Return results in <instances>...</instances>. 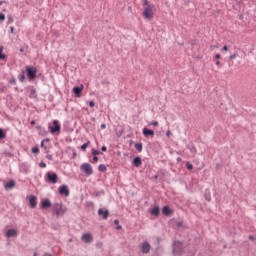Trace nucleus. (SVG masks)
Instances as JSON below:
<instances>
[{"instance_id": "1", "label": "nucleus", "mask_w": 256, "mask_h": 256, "mask_svg": "<svg viewBox=\"0 0 256 256\" xmlns=\"http://www.w3.org/2000/svg\"><path fill=\"white\" fill-rule=\"evenodd\" d=\"M172 253L176 256H181L185 253V246L183 242L179 240H174L172 243Z\"/></svg>"}, {"instance_id": "2", "label": "nucleus", "mask_w": 256, "mask_h": 256, "mask_svg": "<svg viewBox=\"0 0 256 256\" xmlns=\"http://www.w3.org/2000/svg\"><path fill=\"white\" fill-rule=\"evenodd\" d=\"M143 1V7H145L142 15L144 19H153V5H151L148 0H142Z\"/></svg>"}, {"instance_id": "3", "label": "nucleus", "mask_w": 256, "mask_h": 256, "mask_svg": "<svg viewBox=\"0 0 256 256\" xmlns=\"http://www.w3.org/2000/svg\"><path fill=\"white\" fill-rule=\"evenodd\" d=\"M25 73L28 81H35L37 79V67L34 66H25Z\"/></svg>"}, {"instance_id": "4", "label": "nucleus", "mask_w": 256, "mask_h": 256, "mask_svg": "<svg viewBox=\"0 0 256 256\" xmlns=\"http://www.w3.org/2000/svg\"><path fill=\"white\" fill-rule=\"evenodd\" d=\"M48 129L52 135L61 133V124L59 123V120H53L52 125H49Z\"/></svg>"}, {"instance_id": "5", "label": "nucleus", "mask_w": 256, "mask_h": 256, "mask_svg": "<svg viewBox=\"0 0 256 256\" xmlns=\"http://www.w3.org/2000/svg\"><path fill=\"white\" fill-rule=\"evenodd\" d=\"M46 181L47 183H52L53 185H55V183L59 181V176L55 172H47Z\"/></svg>"}, {"instance_id": "6", "label": "nucleus", "mask_w": 256, "mask_h": 256, "mask_svg": "<svg viewBox=\"0 0 256 256\" xmlns=\"http://www.w3.org/2000/svg\"><path fill=\"white\" fill-rule=\"evenodd\" d=\"M80 169L85 173L86 177H91V174L93 173V167L89 163H83L80 166Z\"/></svg>"}, {"instance_id": "7", "label": "nucleus", "mask_w": 256, "mask_h": 256, "mask_svg": "<svg viewBox=\"0 0 256 256\" xmlns=\"http://www.w3.org/2000/svg\"><path fill=\"white\" fill-rule=\"evenodd\" d=\"M83 89H85V86L80 84L79 86H74L72 92L75 97H81L83 95Z\"/></svg>"}, {"instance_id": "8", "label": "nucleus", "mask_w": 256, "mask_h": 256, "mask_svg": "<svg viewBox=\"0 0 256 256\" xmlns=\"http://www.w3.org/2000/svg\"><path fill=\"white\" fill-rule=\"evenodd\" d=\"M58 193L59 195H64V197H69V186L68 185H61L59 188H58Z\"/></svg>"}, {"instance_id": "9", "label": "nucleus", "mask_w": 256, "mask_h": 256, "mask_svg": "<svg viewBox=\"0 0 256 256\" xmlns=\"http://www.w3.org/2000/svg\"><path fill=\"white\" fill-rule=\"evenodd\" d=\"M140 251L141 253H149L151 251V244H149V242L144 241L141 245H140Z\"/></svg>"}, {"instance_id": "10", "label": "nucleus", "mask_w": 256, "mask_h": 256, "mask_svg": "<svg viewBox=\"0 0 256 256\" xmlns=\"http://www.w3.org/2000/svg\"><path fill=\"white\" fill-rule=\"evenodd\" d=\"M52 207L53 204L51 203V200H49V198L42 200L40 203V209H51Z\"/></svg>"}, {"instance_id": "11", "label": "nucleus", "mask_w": 256, "mask_h": 256, "mask_svg": "<svg viewBox=\"0 0 256 256\" xmlns=\"http://www.w3.org/2000/svg\"><path fill=\"white\" fill-rule=\"evenodd\" d=\"M174 211L173 209H171V207H169L168 205L163 206L162 208V214L164 215V217H170V215H173Z\"/></svg>"}, {"instance_id": "12", "label": "nucleus", "mask_w": 256, "mask_h": 256, "mask_svg": "<svg viewBox=\"0 0 256 256\" xmlns=\"http://www.w3.org/2000/svg\"><path fill=\"white\" fill-rule=\"evenodd\" d=\"M98 215H99V217H102V219L107 220V219H109L110 213H109V210H105L103 208H100L98 210Z\"/></svg>"}, {"instance_id": "13", "label": "nucleus", "mask_w": 256, "mask_h": 256, "mask_svg": "<svg viewBox=\"0 0 256 256\" xmlns=\"http://www.w3.org/2000/svg\"><path fill=\"white\" fill-rule=\"evenodd\" d=\"M142 133H143L144 137H154L155 136V131L151 130L147 127L143 128Z\"/></svg>"}, {"instance_id": "14", "label": "nucleus", "mask_w": 256, "mask_h": 256, "mask_svg": "<svg viewBox=\"0 0 256 256\" xmlns=\"http://www.w3.org/2000/svg\"><path fill=\"white\" fill-rule=\"evenodd\" d=\"M29 205L31 209H35V207H37V196L31 195L29 197Z\"/></svg>"}, {"instance_id": "15", "label": "nucleus", "mask_w": 256, "mask_h": 256, "mask_svg": "<svg viewBox=\"0 0 256 256\" xmlns=\"http://www.w3.org/2000/svg\"><path fill=\"white\" fill-rule=\"evenodd\" d=\"M132 165L133 167H141V165H143V159H141L140 156L134 157L132 161Z\"/></svg>"}, {"instance_id": "16", "label": "nucleus", "mask_w": 256, "mask_h": 256, "mask_svg": "<svg viewBox=\"0 0 256 256\" xmlns=\"http://www.w3.org/2000/svg\"><path fill=\"white\" fill-rule=\"evenodd\" d=\"M160 213L161 209L159 206H155L152 210H150V215H152V217H159Z\"/></svg>"}, {"instance_id": "17", "label": "nucleus", "mask_w": 256, "mask_h": 256, "mask_svg": "<svg viewBox=\"0 0 256 256\" xmlns=\"http://www.w3.org/2000/svg\"><path fill=\"white\" fill-rule=\"evenodd\" d=\"M6 237L9 239L11 237H17V230L15 229H8L6 232Z\"/></svg>"}, {"instance_id": "18", "label": "nucleus", "mask_w": 256, "mask_h": 256, "mask_svg": "<svg viewBox=\"0 0 256 256\" xmlns=\"http://www.w3.org/2000/svg\"><path fill=\"white\" fill-rule=\"evenodd\" d=\"M82 241L84 243H91V241H93V236H91V234H84L82 236Z\"/></svg>"}, {"instance_id": "19", "label": "nucleus", "mask_w": 256, "mask_h": 256, "mask_svg": "<svg viewBox=\"0 0 256 256\" xmlns=\"http://www.w3.org/2000/svg\"><path fill=\"white\" fill-rule=\"evenodd\" d=\"M29 98L30 99H37V89H35V87H33V86H31Z\"/></svg>"}, {"instance_id": "20", "label": "nucleus", "mask_w": 256, "mask_h": 256, "mask_svg": "<svg viewBox=\"0 0 256 256\" xmlns=\"http://www.w3.org/2000/svg\"><path fill=\"white\" fill-rule=\"evenodd\" d=\"M13 187H15V181L14 180H10L4 185V188L6 189V191L9 190V189H13Z\"/></svg>"}, {"instance_id": "21", "label": "nucleus", "mask_w": 256, "mask_h": 256, "mask_svg": "<svg viewBox=\"0 0 256 256\" xmlns=\"http://www.w3.org/2000/svg\"><path fill=\"white\" fill-rule=\"evenodd\" d=\"M204 198H205L206 201H208V203H210V201H211V190L206 189L204 191Z\"/></svg>"}, {"instance_id": "22", "label": "nucleus", "mask_w": 256, "mask_h": 256, "mask_svg": "<svg viewBox=\"0 0 256 256\" xmlns=\"http://www.w3.org/2000/svg\"><path fill=\"white\" fill-rule=\"evenodd\" d=\"M25 70H21V73L18 74V79L21 83H25Z\"/></svg>"}, {"instance_id": "23", "label": "nucleus", "mask_w": 256, "mask_h": 256, "mask_svg": "<svg viewBox=\"0 0 256 256\" xmlns=\"http://www.w3.org/2000/svg\"><path fill=\"white\" fill-rule=\"evenodd\" d=\"M136 151H138V153H141V151H143V143L139 142V143H136L134 145Z\"/></svg>"}, {"instance_id": "24", "label": "nucleus", "mask_w": 256, "mask_h": 256, "mask_svg": "<svg viewBox=\"0 0 256 256\" xmlns=\"http://www.w3.org/2000/svg\"><path fill=\"white\" fill-rule=\"evenodd\" d=\"M60 206H61V203H55V204H53V205H52V211H53V213H57V211H59V209H61Z\"/></svg>"}, {"instance_id": "25", "label": "nucleus", "mask_w": 256, "mask_h": 256, "mask_svg": "<svg viewBox=\"0 0 256 256\" xmlns=\"http://www.w3.org/2000/svg\"><path fill=\"white\" fill-rule=\"evenodd\" d=\"M7 137V132H5V129L0 128V141H3Z\"/></svg>"}, {"instance_id": "26", "label": "nucleus", "mask_w": 256, "mask_h": 256, "mask_svg": "<svg viewBox=\"0 0 256 256\" xmlns=\"http://www.w3.org/2000/svg\"><path fill=\"white\" fill-rule=\"evenodd\" d=\"M7 54H3V46H0V61H5Z\"/></svg>"}, {"instance_id": "27", "label": "nucleus", "mask_w": 256, "mask_h": 256, "mask_svg": "<svg viewBox=\"0 0 256 256\" xmlns=\"http://www.w3.org/2000/svg\"><path fill=\"white\" fill-rule=\"evenodd\" d=\"M98 171H100V173H105V171H107V166H105V164H100L98 166Z\"/></svg>"}, {"instance_id": "28", "label": "nucleus", "mask_w": 256, "mask_h": 256, "mask_svg": "<svg viewBox=\"0 0 256 256\" xmlns=\"http://www.w3.org/2000/svg\"><path fill=\"white\" fill-rule=\"evenodd\" d=\"M90 143V141H87L86 143L82 144L80 146L81 151H87V148L89 147Z\"/></svg>"}, {"instance_id": "29", "label": "nucleus", "mask_w": 256, "mask_h": 256, "mask_svg": "<svg viewBox=\"0 0 256 256\" xmlns=\"http://www.w3.org/2000/svg\"><path fill=\"white\" fill-rule=\"evenodd\" d=\"M58 211L60 212V215H65V213H67V208L63 207V204L60 203V209H58Z\"/></svg>"}, {"instance_id": "30", "label": "nucleus", "mask_w": 256, "mask_h": 256, "mask_svg": "<svg viewBox=\"0 0 256 256\" xmlns=\"http://www.w3.org/2000/svg\"><path fill=\"white\" fill-rule=\"evenodd\" d=\"M2 155H4V157H8L9 159H13L14 155L11 152H8L7 150H5Z\"/></svg>"}, {"instance_id": "31", "label": "nucleus", "mask_w": 256, "mask_h": 256, "mask_svg": "<svg viewBox=\"0 0 256 256\" xmlns=\"http://www.w3.org/2000/svg\"><path fill=\"white\" fill-rule=\"evenodd\" d=\"M32 153H34V155H38L39 153V146H35L31 149Z\"/></svg>"}, {"instance_id": "32", "label": "nucleus", "mask_w": 256, "mask_h": 256, "mask_svg": "<svg viewBox=\"0 0 256 256\" xmlns=\"http://www.w3.org/2000/svg\"><path fill=\"white\" fill-rule=\"evenodd\" d=\"M101 195H105V190L95 192V197H101Z\"/></svg>"}, {"instance_id": "33", "label": "nucleus", "mask_w": 256, "mask_h": 256, "mask_svg": "<svg viewBox=\"0 0 256 256\" xmlns=\"http://www.w3.org/2000/svg\"><path fill=\"white\" fill-rule=\"evenodd\" d=\"M186 169L188 171H193V164H191L190 162H186Z\"/></svg>"}, {"instance_id": "34", "label": "nucleus", "mask_w": 256, "mask_h": 256, "mask_svg": "<svg viewBox=\"0 0 256 256\" xmlns=\"http://www.w3.org/2000/svg\"><path fill=\"white\" fill-rule=\"evenodd\" d=\"M92 155L97 157V155H101V151H100V150H95V149L93 148V149H92Z\"/></svg>"}, {"instance_id": "35", "label": "nucleus", "mask_w": 256, "mask_h": 256, "mask_svg": "<svg viewBox=\"0 0 256 256\" xmlns=\"http://www.w3.org/2000/svg\"><path fill=\"white\" fill-rule=\"evenodd\" d=\"M101 83H102V85H104L105 87H108V85L111 84V82H109V80H107V79H103V80L101 81Z\"/></svg>"}, {"instance_id": "36", "label": "nucleus", "mask_w": 256, "mask_h": 256, "mask_svg": "<svg viewBox=\"0 0 256 256\" xmlns=\"http://www.w3.org/2000/svg\"><path fill=\"white\" fill-rule=\"evenodd\" d=\"M10 85H17V79L12 78L9 80Z\"/></svg>"}, {"instance_id": "37", "label": "nucleus", "mask_w": 256, "mask_h": 256, "mask_svg": "<svg viewBox=\"0 0 256 256\" xmlns=\"http://www.w3.org/2000/svg\"><path fill=\"white\" fill-rule=\"evenodd\" d=\"M175 224H176V227L178 228L183 227V221H176Z\"/></svg>"}, {"instance_id": "38", "label": "nucleus", "mask_w": 256, "mask_h": 256, "mask_svg": "<svg viewBox=\"0 0 256 256\" xmlns=\"http://www.w3.org/2000/svg\"><path fill=\"white\" fill-rule=\"evenodd\" d=\"M39 167H41V169H45V167H47V164L45 162L41 161L39 163Z\"/></svg>"}, {"instance_id": "39", "label": "nucleus", "mask_w": 256, "mask_h": 256, "mask_svg": "<svg viewBox=\"0 0 256 256\" xmlns=\"http://www.w3.org/2000/svg\"><path fill=\"white\" fill-rule=\"evenodd\" d=\"M236 58H237V53H234V54L230 55L229 60L233 61V59H236Z\"/></svg>"}, {"instance_id": "40", "label": "nucleus", "mask_w": 256, "mask_h": 256, "mask_svg": "<svg viewBox=\"0 0 256 256\" xmlns=\"http://www.w3.org/2000/svg\"><path fill=\"white\" fill-rule=\"evenodd\" d=\"M215 65H217V67H218L219 69H221V67H223V64H222L221 61H219V60L216 61Z\"/></svg>"}, {"instance_id": "41", "label": "nucleus", "mask_w": 256, "mask_h": 256, "mask_svg": "<svg viewBox=\"0 0 256 256\" xmlns=\"http://www.w3.org/2000/svg\"><path fill=\"white\" fill-rule=\"evenodd\" d=\"M0 21L3 22L5 21V14L0 12Z\"/></svg>"}, {"instance_id": "42", "label": "nucleus", "mask_w": 256, "mask_h": 256, "mask_svg": "<svg viewBox=\"0 0 256 256\" xmlns=\"http://www.w3.org/2000/svg\"><path fill=\"white\" fill-rule=\"evenodd\" d=\"M14 19L11 16H8V21L7 24L9 25L10 23H13Z\"/></svg>"}, {"instance_id": "43", "label": "nucleus", "mask_w": 256, "mask_h": 256, "mask_svg": "<svg viewBox=\"0 0 256 256\" xmlns=\"http://www.w3.org/2000/svg\"><path fill=\"white\" fill-rule=\"evenodd\" d=\"M46 159H48V161H53V155L51 154L46 155Z\"/></svg>"}, {"instance_id": "44", "label": "nucleus", "mask_w": 256, "mask_h": 256, "mask_svg": "<svg viewBox=\"0 0 256 256\" xmlns=\"http://www.w3.org/2000/svg\"><path fill=\"white\" fill-rule=\"evenodd\" d=\"M149 125H153V127H158L159 126V122L154 121V122L150 123Z\"/></svg>"}, {"instance_id": "45", "label": "nucleus", "mask_w": 256, "mask_h": 256, "mask_svg": "<svg viewBox=\"0 0 256 256\" xmlns=\"http://www.w3.org/2000/svg\"><path fill=\"white\" fill-rule=\"evenodd\" d=\"M40 147H42V149H47V146H45V142L43 140L40 143Z\"/></svg>"}, {"instance_id": "46", "label": "nucleus", "mask_w": 256, "mask_h": 256, "mask_svg": "<svg viewBox=\"0 0 256 256\" xmlns=\"http://www.w3.org/2000/svg\"><path fill=\"white\" fill-rule=\"evenodd\" d=\"M171 135H173V133L171 132V130H167L166 132V137H171Z\"/></svg>"}, {"instance_id": "47", "label": "nucleus", "mask_w": 256, "mask_h": 256, "mask_svg": "<svg viewBox=\"0 0 256 256\" xmlns=\"http://www.w3.org/2000/svg\"><path fill=\"white\" fill-rule=\"evenodd\" d=\"M88 105L89 107H95V101L91 100Z\"/></svg>"}, {"instance_id": "48", "label": "nucleus", "mask_w": 256, "mask_h": 256, "mask_svg": "<svg viewBox=\"0 0 256 256\" xmlns=\"http://www.w3.org/2000/svg\"><path fill=\"white\" fill-rule=\"evenodd\" d=\"M52 229H54V231H57V229H59V225L52 224Z\"/></svg>"}, {"instance_id": "49", "label": "nucleus", "mask_w": 256, "mask_h": 256, "mask_svg": "<svg viewBox=\"0 0 256 256\" xmlns=\"http://www.w3.org/2000/svg\"><path fill=\"white\" fill-rule=\"evenodd\" d=\"M75 157H77V152L75 150H73L71 159H75Z\"/></svg>"}, {"instance_id": "50", "label": "nucleus", "mask_w": 256, "mask_h": 256, "mask_svg": "<svg viewBox=\"0 0 256 256\" xmlns=\"http://www.w3.org/2000/svg\"><path fill=\"white\" fill-rule=\"evenodd\" d=\"M221 51H229V48L227 47V45H224L221 49Z\"/></svg>"}, {"instance_id": "51", "label": "nucleus", "mask_w": 256, "mask_h": 256, "mask_svg": "<svg viewBox=\"0 0 256 256\" xmlns=\"http://www.w3.org/2000/svg\"><path fill=\"white\" fill-rule=\"evenodd\" d=\"M97 161H99V157L98 156H93V162L97 163Z\"/></svg>"}, {"instance_id": "52", "label": "nucleus", "mask_w": 256, "mask_h": 256, "mask_svg": "<svg viewBox=\"0 0 256 256\" xmlns=\"http://www.w3.org/2000/svg\"><path fill=\"white\" fill-rule=\"evenodd\" d=\"M248 239H249L250 241H254V240H255V236L249 235V236H248Z\"/></svg>"}, {"instance_id": "53", "label": "nucleus", "mask_w": 256, "mask_h": 256, "mask_svg": "<svg viewBox=\"0 0 256 256\" xmlns=\"http://www.w3.org/2000/svg\"><path fill=\"white\" fill-rule=\"evenodd\" d=\"M213 59H221V54H216Z\"/></svg>"}, {"instance_id": "54", "label": "nucleus", "mask_w": 256, "mask_h": 256, "mask_svg": "<svg viewBox=\"0 0 256 256\" xmlns=\"http://www.w3.org/2000/svg\"><path fill=\"white\" fill-rule=\"evenodd\" d=\"M101 151H102L103 153H105V151H107V146H102V147H101Z\"/></svg>"}, {"instance_id": "55", "label": "nucleus", "mask_w": 256, "mask_h": 256, "mask_svg": "<svg viewBox=\"0 0 256 256\" xmlns=\"http://www.w3.org/2000/svg\"><path fill=\"white\" fill-rule=\"evenodd\" d=\"M116 229H117V231H121L123 229V226L118 225V226H116Z\"/></svg>"}, {"instance_id": "56", "label": "nucleus", "mask_w": 256, "mask_h": 256, "mask_svg": "<svg viewBox=\"0 0 256 256\" xmlns=\"http://www.w3.org/2000/svg\"><path fill=\"white\" fill-rule=\"evenodd\" d=\"M100 129H107V125L106 124H101Z\"/></svg>"}, {"instance_id": "57", "label": "nucleus", "mask_w": 256, "mask_h": 256, "mask_svg": "<svg viewBox=\"0 0 256 256\" xmlns=\"http://www.w3.org/2000/svg\"><path fill=\"white\" fill-rule=\"evenodd\" d=\"M42 141H44V143H49V141H51V139L45 138V139H43Z\"/></svg>"}, {"instance_id": "58", "label": "nucleus", "mask_w": 256, "mask_h": 256, "mask_svg": "<svg viewBox=\"0 0 256 256\" xmlns=\"http://www.w3.org/2000/svg\"><path fill=\"white\" fill-rule=\"evenodd\" d=\"M14 31H15V27L11 26L10 27V33H15Z\"/></svg>"}, {"instance_id": "59", "label": "nucleus", "mask_w": 256, "mask_h": 256, "mask_svg": "<svg viewBox=\"0 0 256 256\" xmlns=\"http://www.w3.org/2000/svg\"><path fill=\"white\" fill-rule=\"evenodd\" d=\"M114 225H117V226L119 225V219L114 220Z\"/></svg>"}, {"instance_id": "60", "label": "nucleus", "mask_w": 256, "mask_h": 256, "mask_svg": "<svg viewBox=\"0 0 256 256\" xmlns=\"http://www.w3.org/2000/svg\"><path fill=\"white\" fill-rule=\"evenodd\" d=\"M56 214V217L59 218V216L61 215V213L59 212V210L57 212H54Z\"/></svg>"}, {"instance_id": "61", "label": "nucleus", "mask_w": 256, "mask_h": 256, "mask_svg": "<svg viewBox=\"0 0 256 256\" xmlns=\"http://www.w3.org/2000/svg\"><path fill=\"white\" fill-rule=\"evenodd\" d=\"M221 167H222L221 164H219V163L216 164V169H221Z\"/></svg>"}, {"instance_id": "62", "label": "nucleus", "mask_w": 256, "mask_h": 256, "mask_svg": "<svg viewBox=\"0 0 256 256\" xmlns=\"http://www.w3.org/2000/svg\"><path fill=\"white\" fill-rule=\"evenodd\" d=\"M176 161H177L178 163H181V157H178V158L176 159Z\"/></svg>"}, {"instance_id": "63", "label": "nucleus", "mask_w": 256, "mask_h": 256, "mask_svg": "<svg viewBox=\"0 0 256 256\" xmlns=\"http://www.w3.org/2000/svg\"><path fill=\"white\" fill-rule=\"evenodd\" d=\"M30 125H35V120H32V121L30 122Z\"/></svg>"}, {"instance_id": "64", "label": "nucleus", "mask_w": 256, "mask_h": 256, "mask_svg": "<svg viewBox=\"0 0 256 256\" xmlns=\"http://www.w3.org/2000/svg\"><path fill=\"white\" fill-rule=\"evenodd\" d=\"M44 256H53V255H51L49 253H45Z\"/></svg>"}]
</instances>
